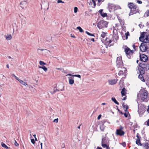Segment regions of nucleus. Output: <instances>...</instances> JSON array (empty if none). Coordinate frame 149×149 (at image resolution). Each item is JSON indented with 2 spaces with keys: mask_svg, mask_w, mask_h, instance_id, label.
Returning <instances> with one entry per match:
<instances>
[{
  "mask_svg": "<svg viewBox=\"0 0 149 149\" xmlns=\"http://www.w3.org/2000/svg\"><path fill=\"white\" fill-rule=\"evenodd\" d=\"M137 98L142 101L147 102L149 100V93L144 89H141L137 95Z\"/></svg>",
  "mask_w": 149,
  "mask_h": 149,
  "instance_id": "nucleus-1",
  "label": "nucleus"
},
{
  "mask_svg": "<svg viewBox=\"0 0 149 149\" xmlns=\"http://www.w3.org/2000/svg\"><path fill=\"white\" fill-rule=\"evenodd\" d=\"M127 6L130 9V15L139 13L140 11L139 8L134 3L128 2L127 3Z\"/></svg>",
  "mask_w": 149,
  "mask_h": 149,
  "instance_id": "nucleus-2",
  "label": "nucleus"
},
{
  "mask_svg": "<svg viewBox=\"0 0 149 149\" xmlns=\"http://www.w3.org/2000/svg\"><path fill=\"white\" fill-rule=\"evenodd\" d=\"M139 68L138 69L141 74H144L145 70H147L149 69V65L147 63L144 62L141 63L139 64Z\"/></svg>",
  "mask_w": 149,
  "mask_h": 149,
  "instance_id": "nucleus-3",
  "label": "nucleus"
},
{
  "mask_svg": "<svg viewBox=\"0 0 149 149\" xmlns=\"http://www.w3.org/2000/svg\"><path fill=\"white\" fill-rule=\"evenodd\" d=\"M124 52L128 58H131L133 57V55L134 54V51L133 50H131L126 45L125 46Z\"/></svg>",
  "mask_w": 149,
  "mask_h": 149,
  "instance_id": "nucleus-4",
  "label": "nucleus"
},
{
  "mask_svg": "<svg viewBox=\"0 0 149 149\" xmlns=\"http://www.w3.org/2000/svg\"><path fill=\"white\" fill-rule=\"evenodd\" d=\"M146 32H145L142 33L139 38V40L143 42L148 43L149 42V38L148 36L146 35Z\"/></svg>",
  "mask_w": 149,
  "mask_h": 149,
  "instance_id": "nucleus-5",
  "label": "nucleus"
},
{
  "mask_svg": "<svg viewBox=\"0 0 149 149\" xmlns=\"http://www.w3.org/2000/svg\"><path fill=\"white\" fill-rule=\"evenodd\" d=\"M116 62L118 68L123 69V68L124 67L121 56L117 57Z\"/></svg>",
  "mask_w": 149,
  "mask_h": 149,
  "instance_id": "nucleus-6",
  "label": "nucleus"
},
{
  "mask_svg": "<svg viewBox=\"0 0 149 149\" xmlns=\"http://www.w3.org/2000/svg\"><path fill=\"white\" fill-rule=\"evenodd\" d=\"M107 23L106 21L101 20L97 24V26L99 29H102L103 28L107 27Z\"/></svg>",
  "mask_w": 149,
  "mask_h": 149,
  "instance_id": "nucleus-7",
  "label": "nucleus"
},
{
  "mask_svg": "<svg viewBox=\"0 0 149 149\" xmlns=\"http://www.w3.org/2000/svg\"><path fill=\"white\" fill-rule=\"evenodd\" d=\"M103 42H104L105 45L109 47L113 45L114 42H112V39H110L109 38H106Z\"/></svg>",
  "mask_w": 149,
  "mask_h": 149,
  "instance_id": "nucleus-8",
  "label": "nucleus"
},
{
  "mask_svg": "<svg viewBox=\"0 0 149 149\" xmlns=\"http://www.w3.org/2000/svg\"><path fill=\"white\" fill-rule=\"evenodd\" d=\"M146 43L142 42L139 46V49L142 52H145L148 49V46Z\"/></svg>",
  "mask_w": 149,
  "mask_h": 149,
  "instance_id": "nucleus-9",
  "label": "nucleus"
},
{
  "mask_svg": "<svg viewBox=\"0 0 149 149\" xmlns=\"http://www.w3.org/2000/svg\"><path fill=\"white\" fill-rule=\"evenodd\" d=\"M123 127L121 126H120V128L116 130V135L120 136H123L125 134V132L123 131Z\"/></svg>",
  "mask_w": 149,
  "mask_h": 149,
  "instance_id": "nucleus-10",
  "label": "nucleus"
},
{
  "mask_svg": "<svg viewBox=\"0 0 149 149\" xmlns=\"http://www.w3.org/2000/svg\"><path fill=\"white\" fill-rule=\"evenodd\" d=\"M127 90L125 88H123L122 89L121 91V92L122 96H125L122 99V100H125L127 99Z\"/></svg>",
  "mask_w": 149,
  "mask_h": 149,
  "instance_id": "nucleus-11",
  "label": "nucleus"
},
{
  "mask_svg": "<svg viewBox=\"0 0 149 149\" xmlns=\"http://www.w3.org/2000/svg\"><path fill=\"white\" fill-rule=\"evenodd\" d=\"M137 139H136V144L138 146H142V144L141 142V137L139 133H137L136 135Z\"/></svg>",
  "mask_w": 149,
  "mask_h": 149,
  "instance_id": "nucleus-12",
  "label": "nucleus"
},
{
  "mask_svg": "<svg viewBox=\"0 0 149 149\" xmlns=\"http://www.w3.org/2000/svg\"><path fill=\"white\" fill-rule=\"evenodd\" d=\"M140 59L141 61L144 62H146L148 60V57L145 54H142L140 55Z\"/></svg>",
  "mask_w": 149,
  "mask_h": 149,
  "instance_id": "nucleus-13",
  "label": "nucleus"
},
{
  "mask_svg": "<svg viewBox=\"0 0 149 149\" xmlns=\"http://www.w3.org/2000/svg\"><path fill=\"white\" fill-rule=\"evenodd\" d=\"M105 136H106V135ZM109 142V141L108 140V138L106 136H102L101 142L102 146H103V145L106 144Z\"/></svg>",
  "mask_w": 149,
  "mask_h": 149,
  "instance_id": "nucleus-14",
  "label": "nucleus"
},
{
  "mask_svg": "<svg viewBox=\"0 0 149 149\" xmlns=\"http://www.w3.org/2000/svg\"><path fill=\"white\" fill-rule=\"evenodd\" d=\"M20 6L22 9H25L28 6L27 2L25 1H22L20 3Z\"/></svg>",
  "mask_w": 149,
  "mask_h": 149,
  "instance_id": "nucleus-15",
  "label": "nucleus"
},
{
  "mask_svg": "<svg viewBox=\"0 0 149 149\" xmlns=\"http://www.w3.org/2000/svg\"><path fill=\"white\" fill-rule=\"evenodd\" d=\"M141 108L143 109V110H142L141 109L139 108L138 110V112L139 114L142 115L144 113L145 111L144 110L146 108V106L143 105H141Z\"/></svg>",
  "mask_w": 149,
  "mask_h": 149,
  "instance_id": "nucleus-16",
  "label": "nucleus"
},
{
  "mask_svg": "<svg viewBox=\"0 0 149 149\" xmlns=\"http://www.w3.org/2000/svg\"><path fill=\"white\" fill-rule=\"evenodd\" d=\"M119 38V37L117 34H113L112 37V42H115V41H116Z\"/></svg>",
  "mask_w": 149,
  "mask_h": 149,
  "instance_id": "nucleus-17",
  "label": "nucleus"
},
{
  "mask_svg": "<svg viewBox=\"0 0 149 149\" xmlns=\"http://www.w3.org/2000/svg\"><path fill=\"white\" fill-rule=\"evenodd\" d=\"M107 33H105L103 32H102L101 33V39L102 42H103L105 40L104 39V37L105 36H106Z\"/></svg>",
  "mask_w": 149,
  "mask_h": 149,
  "instance_id": "nucleus-18",
  "label": "nucleus"
},
{
  "mask_svg": "<svg viewBox=\"0 0 149 149\" xmlns=\"http://www.w3.org/2000/svg\"><path fill=\"white\" fill-rule=\"evenodd\" d=\"M118 80L114 79L109 80V83L110 85H113L116 84L117 81Z\"/></svg>",
  "mask_w": 149,
  "mask_h": 149,
  "instance_id": "nucleus-19",
  "label": "nucleus"
},
{
  "mask_svg": "<svg viewBox=\"0 0 149 149\" xmlns=\"http://www.w3.org/2000/svg\"><path fill=\"white\" fill-rule=\"evenodd\" d=\"M89 5H92L93 3V8H94L96 6V3L95 1V0H90V2L89 3Z\"/></svg>",
  "mask_w": 149,
  "mask_h": 149,
  "instance_id": "nucleus-20",
  "label": "nucleus"
},
{
  "mask_svg": "<svg viewBox=\"0 0 149 149\" xmlns=\"http://www.w3.org/2000/svg\"><path fill=\"white\" fill-rule=\"evenodd\" d=\"M123 69L124 72L123 71V70H120L118 73V75H123L124 74V73L126 71H127L126 68H125L124 67L123 68Z\"/></svg>",
  "mask_w": 149,
  "mask_h": 149,
  "instance_id": "nucleus-21",
  "label": "nucleus"
},
{
  "mask_svg": "<svg viewBox=\"0 0 149 149\" xmlns=\"http://www.w3.org/2000/svg\"><path fill=\"white\" fill-rule=\"evenodd\" d=\"M118 19L120 22L121 25H124L125 23L124 20L120 17H118Z\"/></svg>",
  "mask_w": 149,
  "mask_h": 149,
  "instance_id": "nucleus-22",
  "label": "nucleus"
},
{
  "mask_svg": "<svg viewBox=\"0 0 149 149\" xmlns=\"http://www.w3.org/2000/svg\"><path fill=\"white\" fill-rule=\"evenodd\" d=\"M133 48L134 49V51H136L138 49L139 45L138 44H133L132 45Z\"/></svg>",
  "mask_w": 149,
  "mask_h": 149,
  "instance_id": "nucleus-23",
  "label": "nucleus"
},
{
  "mask_svg": "<svg viewBox=\"0 0 149 149\" xmlns=\"http://www.w3.org/2000/svg\"><path fill=\"white\" fill-rule=\"evenodd\" d=\"M122 106L123 108H124V109L125 112H126L127 111H128V106L125 105L124 104V103H123L122 104Z\"/></svg>",
  "mask_w": 149,
  "mask_h": 149,
  "instance_id": "nucleus-24",
  "label": "nucleus"
},
{
  "mask_svg": "<svg viewBox=\"0 0 149 149\" xmlns=\"http://www.w3.org/2000/svg\"><path fill=\"white\" fill-rule=\"evenodd\" d=\"M143 146L145 149H148L149 148V144L148 143H145L143 144Z\"/></svg>",
  "mask_w": 149,
  "mask_h": 149,
  "instance_id": "nucleus-25",
  "label": "nucleus"
},
{
  "mask_svg": "<svg viewBox=\"0 0 149 149\" xmlns=\"http://www.w3.org/2000/svg\"><path fill=\"white\" fill-rule=\"evenodd\" d=\"M18 81L21 84L24 86H26L27 85V84L26 82L23 81L22 80L20 79H19Z\"/></svg>",
  "mask_w": 149,
  "mask_h": 149,
  "instance_id": "nucleus-26",
  "label": "nucleus"
},
{
  "mask_svg": "<svg viewBox=\"0 0 149 149\" xmlns=\"http://www.w3.org/2000/svg\"><path fill=\"white\" fill-rule=\"evenodd\" d=\"M140 74L139 76V78L141 79L142 81H145V80L144 79V78L142 75V74H141L140 73Z\"/></svg>",
  "mask_w": 149,
  "mask_h": 149,
  "instance_id": "nucleus-27",
  "label": "nucleus"
},
{
  "mask_svg": "<svg viewBox=\"0 0 149 149\" xmlns=\"http://www.w3.org/2000/svg\"><path fill=\"white\" fill-rule=\"evenodd\" d=\"M69 83L70 84H72L74 83V80L73 79H72L71 77H70L69 79Z\"/></svg>",
  "mask_w": 149,
  "mask_h": 149,
  "instance_id": "nucleus-28",
  "label": "nucleus"
},
{
  "mask_svg": "<svg viewBox=\"0 0 149 149\" xmlns=\"http://www.w3.org/2000/svg\"><path fill=\"white\" fill-rule=\"evenodd\" d=\"M111 100L116 104L118 105L119 104V103L116 100L115 98L114 97H112L111 98Z\"/></svg>",
  "mask_w": 149,
  "mask_h": 149,
  "instance_id": "nucleus-29",
  "label": "nucleus"
},
{
  "mask_svg": "<svg viewBox=\"0 0 149 149\" xmlns=\"http://www.w3.org/2000/svg\"><path fill=\"white\" fill-rule=\"evenodd\" d=\"M39 68L43 69L45 72H46L47 70V68L44 66H39Z\"/></svg>",
  "mask_w": 149,
  "mask_h": 149,
  "instance_id": "nucleus-30",
  "label": "nucleus"
},
{
  "mask_svg": "<svg viewBox=\"0 0 149 149\" xmlns=\"http://www.w3.org/2000/svg\"><path fill=\"white\" fill-rule=\"evenodd\" d=\"M67 75L71 76L72 77H76L78 78H81V76L79 74H75V75H72L71 74H69Z\"/></svg>",
  "mask_w": 149,
  "mask_h": 149,
  "instance_id": "nucleus-31",
  "label": "nucleus"
},
{
  "mask_svg": "<svg viewBox=\"0 0 149 149\" xmlns=\"http://www.w3.org/2000/svg\"><path fill=\"white\" fill-rule=\"evenodd\" d=\"M6 38L8 40H10L12 38V36L10 34L7 35L6 37Z\"/></svg>",
  "mask_w": 149,
  "mask_h": 149,
  "instance_id": "nucleus-32",
  "label": "nucleus"
},
{
  "mask_svg": "<svg viewBox=\"0 0 149 149\" xmlns=\"http://www.w3.org/2000/svg\"><path fill=\"white\" fill-rule=\"evenodd\" d=\"M1 146L3 147V148H6V149H8L10 148L9 147H8L7 146L5 143H2L1 144Z\"/></svg>",
  "mask_w": 149,
  "mask_h": 149,
  "instance_id": "nucleus-33",
  "label": "nucleus"
},
{
  "mask_svg": "<svg viewBox=\"0 0 149 149\" xmlns=\"http://www.w3.org/2000/svg\"><path fill=\"white\" fill-rule=\"evenodd\" d=\"M86 33L88 35L92 36H94L95 37V36L94 35V34H91L90 33L88 32L87 31H86Z\"/></svg>",
  "mask_w": 149,
  "mask_h": 149,
  "instance_id": "nucleus-34",
  "label": "nucleus"
},
{
  "mask_svg": "<svg viewBox=\"0 0 149 149\" xmlns=\"http://www.w3.org/2000/svg\"><path fill=\"white\" fill-rule=\"evenodd\" d=\"M102 146L103 148H106V149H109L110 148L109 147V146H108L107 144L103 145V146Z\"/></svg>",
  "mask_w": 149,
  "mask_h": 149,
  "instance_id": "nucleus-35",
  "label": "nucleus"
},
{
  "mask_svg": "<svg viewBox=\"0 0 149 149\" xmlns=\"http://www.w3.org/2000/svg\"><path fill=\"white\" fill-rule=\"evenodd\" d=\"M77 29H78L81 32H82L84 31L82 29L80 26L77 27Z\"/></svg>",
  "mask_w": 149,
  "mask_h": 149,
  "instance_id": "nucleus-36",
  "label": "nucleus"
},
{
  "mask_svg": "<svg viewBox=\"0 0 149 149\" xmlns=\"http://www.w3.org/2000/svg\"><path fill=\"white\" fill-rule=\"evenodd\" d=\"M39 64L41 65H45L46 64L42 61H39Z\"/></svg>",
  "mask_w": 149,
  "mask_h": 149,
  "instance_id": "nucleus-37",
  "label": "nucleus"
},
{
  "mask_svg": "<svg viewBox=\"0 0 149 149\" xmlns=\"http://www.w3.org/2000/svg\"><path fill=\"white\" fill-rule=\"evenodd\" d=\"M101 15L103 17H107V14L106 13H102Z\"/></svg>",
  "mask_w": 149,
  "mask_h": 149,
  "instance_id": "nucleus-38",
  "label": "nucleus"
},
{
  "mask_svg": "<svg viewBox=\"0 0 149 149\" xmlns=\"http://www.w3.org/2000/svg\"><path fill=\"white\" fill-rule=\"evenodd\" d=\"M125 35L126 36V39H127L128 36L130 35V34H129V32H128L127 33H125Z\"/></svg>",
  "mask_w": 149,
  "mask_h": 149,
  "instance_id": "nucleus-39",
  "label": "nucleus"
},
{
  "mask_svg": "<svg viewBox=\"0 0 149 149\" xmlns=\"http://www.w3.org/2000/svg\"><path fill=\"white\" fill-rule=\"evenodd\" d=\"M78 11V8L77 7H75L74 8V13H76Z\"/></svg>",
  "mask_w": 149,
  "mask_h": 149,
  "instance_id": "nucleus-40",
  "label": "nucleus"
},
{
  "mask_svg": "<svg viewBox=\"0 0 149 149\" xmlns=\"http://www.w3.org/2000/svg\"><path fill=\"white\" fill-rule=\"evenodd\" d=\"M139 26L140 28H142L144 26L142 24H140L139 25Z\"/></svg>",
  "mask_w": 149,
  "mask_h": 149,
  "instance_id": "nucleus-41",
  "label": "nucleus"
},
{
  "mask_svg": "<svg viewBox=\"0 0 149 149\" xmlns=\"http://www.w3.org/2000/svg\"><path fill=\"white\" fill-rule=\"evenodd\" d=\"M14 144L16 146H19V144L17 143L16 141L15 140Z\"/></svg>",
  "mask_w": 149,
  "mask_h": 149,
  "instance_id": "nucleus-42",
  "label": "nucleus"
},
{
  "mask_svg": "<svg viewBox=\"0 0 149 149\" xmlns=\"http://www.w3.org/2000/svg\"><path fill=\"white\" fill-rule=\"evenodd\" d=\"M12 75L17 80H19V79L14 74H13Z\"/></svg>",
  "mask_w": 149,
  "mask_h": 149,
  "instance_id": "nucleus-43",
  "label": "nucleus"
},
{
  "mask_svg": "<svg viewBox=\"0 0 149 149\" xmlns=\"http://www.w3.org/2000/svg\"><path fill=\"white\" fill-rule=\"evenodd\" d=\"M137 3L138 4H141L142 3V2L141 1L138 0L137 1Z\"/></svg>",
  "mask_w": 149,
  "mask_h": 149,
  "instance_id": "nucleus-44",
  "label": "nucleus"
},
{
  "mask_svg": "<svg viewBox=\"0 0 149 149\" xmlns=\"http://www.w3.org/2000/svg\"><path fill=\"white\" fill-rule=\"evenodd\" d=\"M31 142L33 144L35 143V141L33 139H31Z\"/></svg>",
  "mask_w": 149,
  "mask_h": 149,
  "instance_id": "nucleus-45",
  "label": "nucleus"
},
{
  "mask_svg": "<svg viewBox=\"0 0 149 149\" xmlns=\"http://www.w3.org/2000/svg\"><path fill=\"white\" fill-rule=\"evenodd\" d=\"M103 11V9H100L99 11V13L101 15L102 13V11Z\"/></svg>",
  "mask_w": 149,
  "mask_h": 149,
  "instance_id": "nucleus-46",
  "label": "nucleus"
},
{
  "mask_svg": "<svg viewBox=\"0 0 149 149\" xmlns=\"http://www.w3.org/2000/svg\"><path fill=\"white\" fill-rule=\"evenodd\" d=\"M57 3H64V2L62 0H58L57 1Z\"/></svg>",
  "mask_w": 149,
  "mask_h": 149,
  "instance_id": "nucleus-47",
  "label": "nucleus"
},
{
  "mask_svg": "<svg viewBox=\"0 0 149 149\" xmlns=\"http://www.w3.org/2000/svg\"><path fill=\"white\" fill-rule=\"evenodd\" d=\"M146 125L147 126H149V119L146 121Z\"/></svg>",
  "mask_w": 149,
  "mask_h": 149,
  "instance_id": "nucleus-48",
  "label": "nucleus"
},
{
  "mask_svg": "<svg viewBox=\"0 0 149 149\" xmlns=\"http://www.w3.org/2000/svg\"><path fill=\"white\" fill-rule=\"evenodd\" d=\"M146 111L148 113H149V105L148 107V108L146 110Z\"/></svg>",
  "mask_w": 149,
  "mask_h": 149,
  "instance_id": "nucleus-49",
  "label": "nucleus"
},
{
  "mask_svg": "<svg viewBox=\"0 0 149 149\" xmlns=\"http://www.w3.org/2000/svg\"><path fill=\"white\" fill-rule=\"evenodd\" d=\"M58 118L55 119L54 120V122H56V123H58Z\"/></svg>",
  "mask_w": 149,
  "mask_h": 149,
  "instance_id": "nucleus-50",
  "label": "nucleus"
},
{
  "mask_svg": "<svg viewBox=\"0 0 149 149\" xmlns=\"http://www.w3.org/2000/svg\"><path fill=\"white\" fill-rule=\"evenodd\" d=\"M101 117V114L100 115H99L98 117H97V119L98 120H99L100 119V118Z\"/></svg>",
  "mask_w": 149,
  "mask_h": 149,
  "instance_id": "nucleus-51",
  "label": "nucleus"
},
{
  "mask_svg": "<svg viewBox=\"0 0 149 149\" xmlns=\"http://www.w3.org/2000/svg\"><path fill=\"white\" fill-rule=\"evenodd\" d=\"M124 115L125 117H127L128 116V114L127 113H125L124 114Z\"/></svg>",
  "mask_w": 149,
  "mask_h": 149,
  "instance_id": "nucleus-52",
  "label": "nucleus"
},
{
  "mask_svg": "<svg viewBox=\"0 0 149 149\" xmlns=\"http://www.w3.org/2000/svg\"><path fill=\"white\" fill-rule=\"evenodd\" d=\"M46 50V49H38V50H41V51H43L44 50Z\"/></svg>",
  "mask_w": 149,
  "mask_h": 149,
  "instance_id": "nucleus-53",
  "label": "nucleus"
},
{
  "mask_svg": "<svg viewBox=\"0 0 149 149\" xmlns=\"http://www.w3.org/2000/svg\"><path fill=\"white\" fill-rule=\"evenodd\" d=\"M147 15L149 16V9L147 10Z\"/></svg>",
  "mask_w": 149,
  "mask_h": 149,
  "instance_id": "nucleus-54",
  "label": "nucleus"
},
{
  "mask_svg": "<svg viewBox=\"0 0 149 149\" xmlns=\"http://www.w3.org/2000/svg\"><path fill=\"white\" fill-rule=\"evenodd\" d=\"M101 2H102V0H98V3H100Z\"/></svg>",
  "mask_w": 149,
  "mask_h": 149,
  "instance_id": "nucleus-55",
  "label": "nucleus"
},
{
  "mask_svg": "<svg viewBox=\"0 0 149 149\" xmlns=\"http://www.w3.org/2000/svg\"><path fill=\"white\" fill-rule=\"evenodd\" d=\"M96 149H102V148L101 147H97Z\"/></svg>",
  "mask_w": 149,
  "mask_h": 149,
  "instance_id": "nucleus-56",
  "label": "nucleus"
},
{
  "mask_svg": "<svg viewBox=\"0 0 149 149\" xmlns=\"http://www.w3.org/2000/svg\"><path fill=\"white\" fill-rule=\"evenodd\" d=\"M56 69L58 70H61L62 69L59 68H56Z\"/></svg>",
  "mask_w": 149,
  "mask_h": 149,
  "instance_id": "nucleus-57",
  "label": "nucleus"
},
{
  "mask_svg": "<svg viewBox=\"0 0 149 149\" xmlns=\"http://www.w3.org/2000/svg\"><path fill=\"white\" fill-rule=\"evenodd\" d=\"M91 40L93 42H94V41H95L94 38H92L91 39Z\"/></svg>",
  "mask_w": 149,
  "mask_h": 149,
  "instance_id": "nucleus-58",
  "label": "nucleus"
},
{
  "mask_svg": "<svg viewBox=\"0 0 149 149\" xmlns=\"http://www.w3.org/2000/svg\"><path fill=\"white\" fill-rule=\"evenodd\" d=\"M42 143H40V145H41V149H42Z\"/></svg>",
  "mask_w": 149,
  "mask_h": 149,
  "instance_id": "nucleus-59",
  "label": "nucleus"
},
{
  "mask_svg": "<svg viewBox=\"0 0 149 149\" xmlns=\"http://www.w3.org/2000/svg\"><path fill=\"white\" fill-rule=\"evenodd\" d=\"M71 37L72 38H76L75 36H74L71 35Z\"/></svg>",
  "mask_w": 149,
  "mask_h": 149,
  "instance_id": "nucleus-60",
  "label": "nucleus"
},
{
  "mask_svg": "<svg viewBox=\"0 0 149 149\" xmlns=\"http://www.w3.org/2000/svg\"><path fill=\"white\" fill-rule=\"evenodd\" d=\"M6 67H7V68H9V65H8V64H7V65H6Z\"/></svg>",
  "mask_w": 149,
  "mask_h": 149,
  "instance_id": "nucleus-61",
  "label": "nucleus"
},
{
  "mask_svg": "<svg viewBox=\"0 0 149 149\" xmlns=\"http://www.w3.org/2000/svg\"><path fill=\"white\" fill-rule=\"evenodd\" d=\"M33 136L34 137V138L36 137V135L35 134H33Z\"/></svg>",
  "mask_w": 149,
  "mask_h": 149,
  "instance_id": "nucleus-62",
  "label": "nucleus"
},
{
  "mask_svg": "<svg viewBox=\"0 0 149 149\" xmlns=\"http://www.w3.org/2000/svg\"><path fill=\"white\" fill-rule=\"evenodd\" d=\"M102 105H105L106 104V103H103L102 104Z\"/></svg>",
  "mask_w": 149,
  "mask_h": 149,
  "instance_id": "nucleus-63",
  "label": "nucleus"
},
{
  "mask_svg": "<svg viewBox=\"0 0 149 149\" xmlns=\"http://www.w3.org/2000/svg\"><path fill=\"white\" fill-rule=\"evenodd\" d=\"M35 140L36 141H37V139L36 138V137L35 138Z\"/></svg>",
  "mask_w": 149,
  "mask_h": 149,
  "instance_id": "nucleus-64",
  "label": "nucleus"
}]
</instances>
